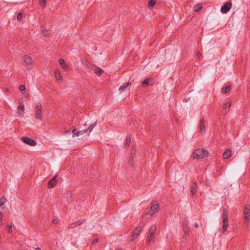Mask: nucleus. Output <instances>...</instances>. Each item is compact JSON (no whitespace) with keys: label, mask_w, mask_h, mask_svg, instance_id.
<instances>
[{"label":"nucleus","mask_w":250,"mask_h":250,"mask_svg":"<svg viewBox=\"0 0 250 250\" xmlns=\"http://www.w3.org/2000/svg\"><path fill=\"white\" fill-rule=\"evenodd\" d=\"M131 142V137L129 135H127L126 137V141L125 144V146L128 147L130 145Z\"/></svg>","instance_id":"5701e85b"},{"label":"nucleus","mask_w":250,"mask_h":250,"mask_svg":"<svg viewBox=\"0 0 250 250\" xmlns=\"http://www.w3.org/2000/svg\"><path fill=\"white\" fill-rule=\"evenodd\" d=\"M223 226L222 231L224 233L226 231L229 226V218L228 216V210L224 208L222 212Z\"/></svg>","instance_id":"7ed1b4c3"},{"label":"nucleus","mask_w":250,"mask_h":250,"mask_svg":"<svg viewBox=\"0 0 250 250\" xmlns=\"http://www.w3.org/2000/svg\"><path fill=\"white\" fill-rule=\"evenodd\" d=\"M202 6L201 4H197L194 7V11L195 12H198L201 8Z\"/></svg>","instance_id":"bb28decb"},{"label":"nucleus","mask_w":250,"mask_h":250,"mask_svg":"<svg viewBox=\"0 0 250 250\" xmlns=\"http://www.w3.org/2000/svg\"><path fill=\"white\" fill-rule=\"evenodd\" d=\"M232 3L230 1L227 2L221 8V12L223 14H226L228 13L232 7Z\"/></svg>","instance_id":"1a4fd4ad"},{"label":"nucleus","mask_w":250,"mask_h":250,"mask_svg":"<svg viewBox=\"0 0 250 250\" xmlns=\"http://www.w3.org/2000/svg\"><path fill=\"white\" fill-rule=\"evenodd\" d=\"M130 83L129 82L124 83L120 87V90H125L129 85Z\"/></svg>","instance_id":"b1692460"},{"label":"nucleus","mask_w":250,"mask_h":250,"mask_svg":"<svg viewBox=\"0 0 250 250\" xmlns=\"http://www.w3.org/2000/svg\"><path fill=\"white\" fill-rule=\"evenodd\" d=\"M159 208V205L158 204H153L151 206V208L146 213V215L150 214L151 216L153 215L154 213L157 212Z\"/></svg>","instance_id":"0eeeda50"},{"label":"nucleus","mask_w":250,"mask_h":250,"mask_svg":"<svg viewBox=\"0 0 250 250\" xmlns=\"http://www.w3.org/2000/svg\"><path fill=\"white\" fill-rule=\"evenodd\" d=\"M26 69H27V70H29H29H31V66H29V65H28V66H26Z\"/></svg>","instance_id":"ea45409f"},{"label":"nucleus","mask_w":250,"mask_h":250,"mask_svg":"<svg viewBox=\"0 0 250 250\" xmlns=\"http://www.w3.org/2000/svg\"><path fill=\"white\" fill-rule=\"evenodd\" d=\"M231 151L229 149L227 150L223 154V157L224 159H228L231 156Z\"/></svg>","instance_id":"412c9836"},{"label":"nucleus","mask_w":250,"mask_h":250,"mask_svg":"<svg viewBox=\"0 0 250 250\" xmlns=\"http://www.w3.org/2000/svg\"><path fill=\"white\" fill-rule=\"evenodd\" d=\"M156 226L155 225L152 226L149 230L148 234L147 236L148 241L150 242L151 241V239L153 237V236L155 234V233L156 232Z\"/></svg>","instance_id":"9d476101"},{"label":"nucleus","mask_w":250,"mask_h":250,"mask_svg":"<svg viewBox=\"0 0 250 250\" xmlns=\"http://www.w3.org/2000/svg\"><path fill=\"white\" fill-rule=\"evenodd\" d=\"M57 175L54 176L48 182V188H52L57 184Z\"/></svg>","instance_id":"f8f14e48"},{"label":"nucleus","mask_w":250,"mask_h":250,"mask_svg":"<svg viewBox=\"0 0 250 250\" xmlns=\"http://www.w3.org/2000/svg\"><path fill=\"white\" fill-rule=\"evenodd\" d=\"M156 3L155 0H150L148 3L149 8L153 7Z\"/></svg>","instance_id":"a878e982"},{"label":"nucleus","mask_w":250,"mask_h":250,"mask_svg":"<svg viewBox=\"0 0 250 250\" xmlns=\"http://www.w3.org/2000/svg\"><path fill=\"white\" fill-rule=\"evenodd\" d=\"M196 55L197 56H198L199 57H200L201 56V54L199 52V51H197L196 52Z\"/></svg>","instance_id":"58836bf2"},{"label":"nucleus","mask_w":250,"mask_h":250,"mask_svg":"<svg viewBox=\"0 0 250 250\" xmlns=\"http://www.w3.org/2000/svg\"><path fill=\"white\" fill-rule=\"evenodd\" d=\"M85 219H82V220H80L78 221H77V222L78 223V225H81L83 223H84L85 222Z\"/></svg>","instance_id":"4c0bfd02"},{"label":"nucleus","mask_w":250,"mask_h":250,"mask_svg":"<svg viewBox=\"0 0 250 250\" xmlns=\"http://www.w3.org/2000/svg\"><path fill=\"white\" fill-rule=\"evenodd\" d=\"M208 152L204 149H196L193 153V159H202L208 156Z\"/></svg>","instance_id":"20e7f679"},{"label":"nucleus","mask_w":250,"mask_h":250,"mask_svg":"<svg viewBox=\"0 0 250 250\" xmlns=\"http://www.w3.org/2000/svg\"><path fill=\"white\" fill-rule=\"evenodd\" d=\"M53 221V223H55V220H54H54H53V221Z\"/></svg>","instance_id":"49530a36"},{"label":"nucleus","mask_w":250,"mask_h":250,"mask_svg":"<svg viewBox=\"0 0 250 250\" xmlns=\"http://www.w3.org/2000/svg\"><path fill=\"white\" fill-rule=\"evenodd\" d=\"M21 140L25 144L31 146H35L37 144L36 142L34 140L26 137H22L21 138Z\"/></svg>","instance_id":"6e6552de"},{"label":"nucleus","mask_w":250,"mask_h":250,"mask_svg":"<svg viewBox=\"0 0 250 250\" xmlns=\"http://www.w3.org/2000/svg\"><path fill=\"white\" fill-rule=\"evenodd\" d=\"M66 199L69 203L72 202V192L71 191H68L66 193Z\"/></svg>","instance_id":"6ab92c4d"},{"label":"nucleus","mask_w":250,"mask_h":250,"mask_svg":"<svg viewBox=\"0 0 250 250\" xmlns=\"http://www.w3.org/2000/svg\"><path fill=\"white\" fill-rule=\"evenodd\" d=\"M153 79L151 78L150 79H146L142 83V85L143 86L145 87L149 85H151L153 83H150V82L152 81Z\"/></svg>","instance_id":"a211bd4d"},{"label":"nucleus","mask_w":250,"mask_h":250,"mask_svg":"<svg viewBox=\"0 0 250 250\" xmlns=\"http://www.w3.org/2000/svg\"><path fill=\"white\" fill-rule=\"evenodd\" d=\"M4 91H5V92H9V88H5L4 89Z\"/></svg>","instance_id":"79ce46f5"},{"label":"nucleus","mask_w":250,"mask_h":250,"mask_svg":"<svg viewBox=\"0 0 250 250\" xmlns=\"http://www.w3.org/2000/svg\"><path fill=\"white\" fill-rule=\"evenodd\" d=\"M188 221H185L183 223V231H184V232L185 234L186 235H188V233H189V229H188Z\"/></svg>","instance_id":"f3484780"},{"label":"nucleus","mask_w":250,"mask_h":250,"mask_svg":"<svg viewBox=\"0 0 250 250\" xmlns=\"http://www.w3.org/2000/svg\"><path fill=\"white\" fill-rule=\"evenodd\" d=\"M230 88H231V87L230 85L227 86L225 87H223L222 89V92L223 93H227V92H228L229 91H230Z\"/></svg>","instance_id":"393cba45"},{"label":"nucleus","mask_w":250,"mask_h":250,"mask_svg":"<svg viewBox=\"0 0 250 250\" xmlns=\"http://www.w3.org/2000/svg\"><path fill=\"white\" fill-rule=\"evenodd\" d=\"M24 112V106L23 104L20 105L18 107V113L21 116H23Z\"/></svg>","instance_id":"aec40b11"},{"label":"nucleus","mask_w":250,"mask_h":250,"mask_svg":"<svg viewBox=\"0 0 250 250\" xmlns=\"http://www.w3.org/2000/svg\"><path fill=\"white\" fill-rule=\"evenodd\" d=\"M12 226H13V224L10 225V226H7V232L9 233H11L12 232Z\"/></svg>","instance_id":"7c9ffc66"},{"label":"nucleus","mask_w":250,"mask_h":250,"mask_svg":"<svg viewBox=\"0 0 250 250\" xmlns=\"http://www.w3.org/2000/svg\"><path fill=\"white\" fill-rule=\"evenodd\" d=\"M99 239L98 238H94L93 239H92V240L91 241V244H94L95 243H98L99 242Z\"/></svg>","instance_id":"f704fd0d"},{"label":"nucleus","mask_w":250,"mask_h":250,"mask_svg":"<svg viewBox=\"0 0 250 250\" xmlns=\"http://www.w3.org/2000/svg\"><path fill=\"white\" fill-rule=\"evenodd\" d=\"M96 125V122H95L94 124H91L88 126L87 129H83L82 130H80V131H77L75 128L73 129L72 130V133L73 136V137H78L79 136L83 135L84 133H87V132L90 133L92 131L93 128Z\"/></svg>","instance_id":"f257e3e1"},{"label":"nucleus","mask_w":250,"mask_h":250,"mask_svg":"<svg viewBox=\"0 0 250 250\" xmlns=\"http://www.w3.org/2000/svg\"><path fill=\"white\" fill-rule=\"evenodd\" d=\"M54 74L56 80L57 82H62V76L58 69H56L55 70Z\"/></svg>","instance_id":"ddd939ff"},{"label":"nucleus","mask_w":250,"mask_h":250,"mask_svg":"<svg viewBox=\"0 0 250 250\" xmlns=\"http://www.w3.org/2000/svg\"><path fill=\"white\" fill-rule=\"evenodd\" d=\"M23 60H24L25 63L27 65H32L33 64V61H32V58L30 56H28L27 55H25L23 56Z\"/></svg>","instance_id":"4468645a"},{"label":"nucleus","mask_w":250,"mask_h":250,"mask_svg":"<svg viewBox=\"0 0 250 250\" xmlns=\"http://www.w3.org/2000/svg\"><path fill=\"white\" fill-rule=\"evenodd\" d=\"M244 223L247 227H249L250 222V205L246 204L244 206Z\"/></svg>","instance_id":"f03ea898"},{"label":"nucleus","mask_w":250,"mask_h":250,"mask_svg":"<svg viewBox=\"0 0 250 250\" xmlns=\"http://www.w3.org/2000/svg\"><path fill=\"white\" fill-rule=\"evenodd\" d=\"M34 250H41V249L39 247L36 248Z\"/></svg>","instance_id":"37998d69"},{"label":"nucleus","mask_w":250,"mask_h":250,"mask_svg":"<svg viewBox=\"0 0 250 250\" xmlns=\"http://www.w3.org/2000/svg\"><path fill=\"white\" fill-rule=\"evenodd\" d=\"M74 223H76V224H75V227H76V226H78V225H78V223H77V222H74Z\"/></svg>","instance_id":"c03bdc74"},{"label":"nucleus","mask_w":250,"mask_h":250,"mask_svg":"<svg viewBox=\"0 0 250 250\" xmlns=\"http://www.w3.org/2000/svg\"><path fill=\"white\" fill-rule=\"evenodd\" d=\"M39 2L42 7H44L46 5V0H39Z\"/></svg>","instance_id":"2f4dec72"},{"label":"nucleus","mask_w":250,"mask_h":250,"mask_svg":"<svg viewBox=\"0 0 250 250\" xmlns=\"http://www.w3.org/2000/svg\"><path fill=\"white\" fill-rule=\"evenodd\" d=\"M198 185L196 182H194L190 188V193L191 196L194 198H197L198 195L196 193V191L198 188Z\"/></svg>","instance_id":"423d86ee"},{"label":"nucleus","mask_w":250,"mask_h":250,"mask_svg":"<svg viewBox=\"0 0 250 250\" xmlns=\"http://www.w3.org/2000/svg\"><path fill=\"white\" fill-rule=\"evenodd\" d=\"M59 63L61 67L64 70H67L68 68V66L62 59H60L59 60Z\"/></svg>","instance_id":"dca6fc26"},{"label":"nucleus","mask_w":250,"mask_h":250,"mask_svg":"<svg viewBox=\"0 0 250 250\" xmlns=\"http://www.w3.org/2000/svg\"><path fill=\"white\" fill-rule=\"evenodd\" d=\"M43 34H44V35H46L47 34V32H44L43 33Z\"/></svg>","instance_id":"a18cd8bd"},{"label":"nucleus","mask_w":250,"mask_h":250,"mask_svg":"<svg viewBox=\"0 0 250 250\" xmlns=\"http://www.w3.org/2000/svg\"><path fill=\"white\" fill-rule=\"evenodd\" d=\"M6 201V199L4 197L0 198V206H2Z\"/></svg>","instance_id":"cd10ccee"},{"label":"nucleus","mask_w":250,"mask_h":250,"mask_svg":"<svg viewBox=\"0 0 250 250\" xmlns=\"http://www.w3.org/2000/svg\"><path fill=\"white\" fill-rule=\"evenodd\" d=\"M194 226L196 228H198V224L197 223H195L194 225Z\"/></svg>","instance_id":"a19ab883"},{"label":"nucleus","mask_w":250,"mask_h":250,"mask_svg":"<svg viewBox=\"0 0 250 250\" xmlns=\"http://www.w3.org/2000/svg\"><path fill=\"white\" fill-rule=\"evenodd\" d=\"M135 154H136V149L134 147H132V148L131 150V154H130V157L131 159L135 155Z\"/></svg>","instance_id":"c85d7f7f"},{"label":"nucleus","mask_w":250,"mask_h":250,"mask_svg":"<svg viewBox=\"0 0 250 250\" xmlns=\"http://www.w3.org/2000/svg\"><path fill=\"white\" fill-rule=\"evenodd\" d=\"M36 113H35V118L36 119L39 120L42 118V105L38 103L36 104Z\"/></svg>","instance_id":"39448f33"},{"label":"nucleus","mask_w":250,"mask_h":250,"mask_svg":"<svg viewBox=\"0 0 250 250\" xmlns=\"http://www.w3.org/2000/svg\"><path fill=\"white\" fill-rule=\"evenodd\" d=\"M200 132L201 133H205L206 132V127L204 119H201L200 121L199 124Z\"/></svg>","instance_id":"2eb2a0df"},{"label":"nucleus","mask_w":250,"mask_h":250,"mask_svg":"<svg viewBox=\"0 0 250 250\" xmlns=\"http://www.w3.org/2000/svg\"><path fill=\"white\" fill-rule=\"evenodd\" d=\"M3 217V214L1 212H0V227L2 226Z\"/></svg>","instance_id":"c9c22d12"},{"label":"nucleus","mask_w":250,"mask_h":250,"mask_svg":"<svg viewBox=\"0 0 250 250\" xmlns=\"http://www.w3.org/2000/svg\"><path fill=\"white\" fill-rule=\"evenodd\" d=\"M231 106V103L230 102H227L226 103L224 106L223 108L224 109H226L227 108H229Z\"/></svg>","instance_id":"c756f323"},{"label":"nucleus","mask_w":250,"mask_h":250,"mask_svg":"<svg viewBox=\"0 0 250 250\" xmlns=\"http://www.w3.org/2000/svg\"><path fill=\"white\" fill-rule=\"evenodd\" d=\"M142 229L141 227H137L134 229L132 236L131 241H133L134 239L136 238L140 233Z\"/></svg>","instance_id":"9b49d317"},{"label":"nucleus","mask_w":250,"mask_h":250,"mask_svg":"<svg viewBox=\"0 0 250 250\" xmlns=\"http://www.w3.org/2000/svg\"><path fill=\"white\" fill-rule=\"evenodd\" d=\"M75 224L76 223H74L70 224V225H68V229H72V228H73L75 227Z\"/></svg>","instance_id":"e433bc0d"},{"label":"nucleus","mask_w":250,"mask_h":250,"mask_svg":"<svg viewBox=\"0 0 250 250\" xmlns=\"http://www.w3.org/2000/svg\"><path fill=\"white\" fill-rule=\"evenodd\" d=\"M22 18V14L21 13H19L18 15H17V20L18 21H21V19Z\"/></svg>","instance_id":"473e14b6"},{"label":"nucleus","mask_w":250,"mask_h":250,"mask_svg":"<svg viewBox=\"0 0 250 250\" xmlns=\"http://www.w3.org/2000/svg\"><path fill=\"white\" fill-rule=\"evenodd\" d=\"M95 73L98 76H101L104 73V71L99 67H95L94 69Z\"/></svg>","instance_id":"4be33fe9"},{"label":"nucleus","mask_w":250,"mask_h":250,"mask_svg":"<svg viewBox=\"0 0 250 250\" xmlns=\"http://www.w3.org/2000/svg\"><path fill=\"white\" fill-rule=\"evenodd\" d=\"M19 89L21 91H25V86L24 84H21L19 86Z\"/></svg>","instance_id":"72a5a7b5"}]
</instances>
